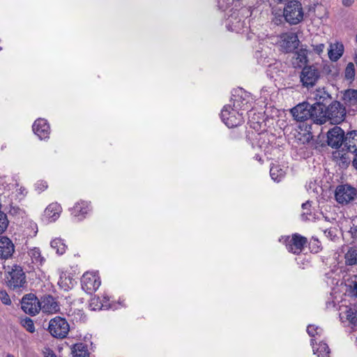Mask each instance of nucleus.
<instances>
[{"label":"nucleus","instance_id":"obj_1","mask_svg":"<svg viewBox=\"0 0 357 357\" xmlns=\"http://www.w3.org/2000/svg\"><path fill=\"white\" fill-rule=\"evenodd\" d=\"M319 125H322L327 121L333 125H337L342 123L347 116V109L345 106L338 100H333L324 109L320 108Z\"/></svg>","mask_w":357,"mask_h":357},{"label":"nucleus","instance_id":"obj_2","mask_svg":"<svg viewBox=\"0 0 357 357\" xmlns=\"http://www.w3.org/2000/svg\"><path fill=\"white\" fill-rule=\"evenodd\" d=\"M313 104L304 101L296 105L290 109V113L296 121L304 122L310 119L313 123L319 125V111Z\"/></svg>","mask_w":357,"mask_h":357},{"label":"nucleus","instance_id":"obj_3","mask_svg":"<svg viewBox=\"0 0 357 357\" xmlns=\"http://www.w3.org/2000/svg\"><path fill=\"white\" fill-rule=\"evenodd\" d=\"M284 22L290 26L297 25L304 19V10L298 0L288 1L283 8Z\"/></svg>","mask_w":357,"mask_h":357},{"label":"nucleus","instance_id":"obj_4","mask_svg":"<svg viewBox=\"0 0 357 357\" xmlns=\"http://www.w3.org/2000/svg\"><path fill=\"white\" fill-rule=\"evenodd\" d=\"M335 199L342 206L353 204L357 199V189L348 183L338 185L335 190Z\"/></svg>","mask_w":357,"mask_h":357},{"label":"nucleus","instance_id":"obj_5","mask_svg":"<svg viewBox=\"0 0 357 357\" xmlns=\"http://www.w3.org/2000/svg\"><path fill=\"white\" fill-rule=\"evenodd\" d=\"M220 118L228 128L237 127L244 122L243 112L232 107L231 104L224 106L221 110Z\"/></svg>","mask_w":357,"mask_h":357},{"label":"nucleus","instance_id":"obj_6","mask_svg":"<svg viewBox=\"0 0 357 357\" xmlns=\"http://www.w3.org/2000/svg\"><path fill=\"white\" fill-rule=\"evenodd\" d=\"M320 72L314 65L305 66L300 73V82L307 89L316 85L320 78Z\"/></svg>","mask_w":357,"mask_h":357},{"label":"nucleus","instance_id":"obj_7","mask_svg":"<svg viewBox=\"0 0 357 357\" xmlns=\"http://www.w3.org/2000/svg\"><path fill=\"white\" fill-rule=\"evenodd\" d=\"M70 326L64 318L56 317L49 322L48 331L56 338H64L68 334Z\"/></svg>","mask_w":357,"mask_h":357},{"label":"nucleus","instance_id":"obj_8","mask_svg":"<svg viewBox=\"0 0 357 357\" xmlns=\"http://www.w3.org/2000/svg\"><path fill=\"white\" fill-rule=\"evenodd\" d=\"M231 107L242 112L248 109L250 102V94L243 89H234L230 100Z\"/></svg>","mask_w":357,"mask_h":357},{"label":"nucleus","instance_id":"obj_9","mask_svg":"<svg viewBox=\"0 0 357 357\" xmlns=\"http://www.w3.org/2000/svg\"><path fill=\"white\" fill-rule=\"evenodd\" d=\"M344 131L339 126H334L327 132V144L333 149H339L345 141Z\"/></svg>","mask_w":357,"mask_h":357},{"label":"nucleus","instance_id":"obj_10","mask_svg":"<svg viewBox=\"0 0 357 357\" xmlns=\"http://www.w3.org/2000/svg\"><path fill=\"white\" fill-rule=\"evenodd\" d=\"M23 311L30 315H36L41 310V301L33 294H29L25 295L21 302Z\"/></svg>","mask_w":357,"mask_h":357},{"label":"nucleus","instance_id":"obj_11","mask_svg":"<svg viewBox=\"0 0 357 357\" xmlns=\"http://www.w3.org/2000/svg\"><path fill=\"white\" fill-rule=\"evenodd\" d=\"M100 285V278L96 273L86 272L82 278V287L88 294L96 291Z\"/></svg>","mask_w":357,"mask_h":357},{"label":"nucleus","instance_id":"obj_12","mask_svg":"<svg viewBox=\"0 0 357 357\" xmlns=\"http://www.w3.org/2000/svg\"><path fill=\"white\" fill-rule=\"evenodd\" d=\"M300 40L296 33H285L280 42L281 51L285 54L291 53L298 49Z\"/></svg>","mask_w":357,"mask_h":357},{"label":"nucleus","instance_id":"obj_13","mask_svg":"<svg viewBox=\"0 0 357 357\" xmlns=\"http://www.w3.org/2000/svg\"><path fill=\"white\" fill-rule=\"evenodd\" d=\"M342 100L344 103L345 107H348V112H352L354 115L357 112V89H348L342 92Z\"/></svg>","mask_w":357,"mask_h":357},{"label":"nucleus","instance_id":"obj_14","mask_svg":"<svg viewBox=\"0 0 357 357\" xmlns=\"http://www.w3.org/2000/svg\"><path fill=\"white\" fill-rule=\"evenodd\" d=\"M307 242V238L298 234H294L292 235L291 239H289V237L287 238L286 246L289 252L294 254H299L304 248Z\"/></svg>","mask_w":357,"mask_h":357},{"label":"nucleus","instance_id":"obj_15","mask_svg":"<svg viewBox=\"0 0 357 357\" xmlns=\"http://www.w3.org/2000/svg\"><path fill=\"white\" fill-rule=\"evenodd\" d=\"M314 99L315 102L313 103V105L317 109L323 108V109L334 100L325 88L317 89L314 93Z\"/></svg>","mask_w":357,"mask_h":357},{"label":"nucleus","instance_id":"obj_16","mask_svg":"<svg viewBox=\"0 0 357 357\" xmlns=\"http://www.w3.org/2000/svg\"><path fill=\"white\" fill-rule=\"evenodd\" d=\"M294 52V56L293 57L292 61L294 68H302L305 66H308V54L310 52L307 49V45H301V48Z\"/></svg>","mask_w":357,"mask_h":357},{"label":"nucleus","instance_id":"obj_17","mask_svg":"<svg viewBox=\"0 0 357 357\" xmlns=\"http://www.w3.org/2000/svg\"><path fill=\"white\" fill-rule=\"evenodd\" d=\"M32 128L33 132L39 137L40 139H46L49 138L50 128L47 120L44 119H38L33 123Z\"/></svg>","mask_w":357,"mask_h":357},{"label":"nucleus","instance_id":"obj_18","mask_svg":"<svg viewBox=\"0 0 357 357\" xmlns=\"http://www.w3.org/2000/svg\"><path fill=\"white\" fill-rule=\"evenodd\" d=\"M10 278L8 279V285L13 288H18L25 282V275L22 269L20 266H15V268L9 273Z\"/></svg>","mask_w":357,"mask_h":357},{"label":"nucleus","instance_id":"obj_19","mask_svg":"<svg viewBox=\"0 0 357 357\" xmlns=\"http://www.w3.org/2000/svg\"><path fill=\"white\" fill-rule=\"evenodd\" d=\"M58 303L52 296H45L41 300V310L45 313L54 314L59 311Z\"/></svg>","mask_w":357,"mask_h":357},{"label":"nucleus","instance_id":"obj_20","mask_svg":"<svg viewBox=\"0 0 357 357\" xmlns=\"http://www.w3.org/2000/svg\"><path fill=\"white\" fill-rule=\"evenodd\" d=\"M15 250L13 242L6 236H0V257L8 259L12 256Z\"/></svg>","mask_w":357,"mask_h":357},{"label":"nucleus","instance_id":"obj_21","mask_svg":"<svg viewBox=\"0 0 357 357\" xmlns=\"http://www.w3.org/2000/svg\"><path fill=\"white\" fill-rule=\"evenodd\" d=\"M61 208L57 203L50 204L44 211V218L47 222H54L59 218Z\"/></svg>","mask_w":357,"mask_h":357},{"label":"nucleus","instance_id":"obj_22","mask_svg":"<svg viewBox=\"0 0 357 357\" xmlns=\"http://www.w3.org/2000/svg\"><path fill=\"white\" fill-rule=\"evenodd\" d=\"M344 45L341 42H336L330 45L328 50V57L332 61H337L342 56L344 53Z\"/></svg>","mask_w":357,"mask_h":357},{"label":"nucleus","instance_id":"obj_23","mask_svg":"<svg viewBox=\"0 0 357 357\" xmlns=\"http://www.w3.org/2000/svg\"><path fill=\"white\" fill-rule=\"evenodd\" d=\"M89 211V204L86 202H81L76 204L72 209V214L77 218L78 220L84 218L85 215Z\"/></svg>","mask_w":357,"mask_h":357},{"label":"nucleus","instance_id":"obj_24","mask_svg":"<svg viewBox=\"0 0 357 357\" xmlns=\"http://www.w3.org/2000/svg\"><path fill=\"white\" fill-rule=\"evenodd\" d=\"M73 357H89V352L87 346L80 342L73 344L71 347Z\"/></svg>","mask_w":357,"mask_h":357},{"label":"nucleus","instance_id":"obj_25","mask_svg":"<svg viewBox=\"0 0 357 357\" xmlns=\"http://www.w3.org/2000/svg\"><path fill=\"white\" fill-rule=\"evenodd\" d=\"M345 264L347 266L357 265V246L348 248L344 255Z\"/></svg>","mask_w":357,"mask_h":357},{"label":"nucleus","instance_id":"obj_26","mask_svg":"<svg viewBox=\"0 0 357 357\" xmlns=\"http://www.w3.org/2000/svg\"><path fill=\"white\" fill-rule=\"evenodd\" d=\"M322 73L328 79H336L340 74L339 69L333 64H325L322 68Z\"/></svg>","mask_w":357,"mask_h":357},{"label":"nucleus","instance_id":"obj_27","mask_svg":"<svg viewBox=\"0 0 357 357\" xmlns=\"http://www.w3.org/2000/svg\"><path fill=\"white\" fill-rule=\"evenodd\" d=\"M346 293L352 298H357V277L347 280L346 283Z\"/></svg>","mask_w":357,"mask_h":357},{"label":"nucleus","instance_id":"obj_28","mask_svg":"<svg viewBox=\"0 0 357 357\" xmlns=\"http://www.w3.org/2000/svg\"><path fill=\"white\" fill-rule=\"evenodd\" d=\"M29 256L32 262L37 266L42 265L45 261V258L41 255L40 250L37 248H33L29 250Z\"/></svg>","mask_w":357,"mask_h":357},{"label":"nucleus","instance_id":"obj_29","mask_svg":"<svg viewBox=\"0 0 357 357\" xmlns=\"http://www.w3.org/2000/svg\"><path fill=\"white\" fill-rule=\"evenodd\" d=\"M344 147L350 153H352L354 149H357V136L351 135L350 132H347L345 136Z\"/></svg>","mask_w":357,"mask_h":357},{"label":"nucleus","instance_id":"obj_30","mask_svg":"<svg viewBox=\"0 0 357 357\" xmlns=\"http://www.w3.org/2000/svg\"><path fill=\"white\" fill-rule=\"evenodd\" d=\"M51 247L56 250L59 255H63L66 250V245L63 240L59 238H56L51 241Z\"/></svg>","mask_w":357,"mask_h":357},{"label":"nucleus","instance_id":"obj_31","mask_svg":"<svg viewBox=\"0 0 357 357\" xmlns=\"http://www.w3.org/2000/svg\"><path fill=\"white\" fill-rule=\"evenodd\" d=\"M270 175L271 178L276 182H280L285 175L284 171L278 165L271 167L270 169Z\"/></svg>","mask_w":357,"mask_h":357},{"label":"nucleus","instance_id":"obj_32","mask_svg":"<svg viewBox=\"0 0 357 357\" xmlns=\"http://www.w3.org/2000/svg\"><path fill=\"white\" fill-rule=\"evenodd\" d=\"M314 353L317 354L318 357H330V349L327 344L324 342H320L316 351L314 350Z\"/></svg>","mask_w":357,"mask_h":357},{"label":"nucleus","instance_id":"obj_33","mask_svg":"<svg viewBox=\"0 0 357 357\" xmlns=\"http://www.w3.org/2000/svg\"><path fill=\"white\" fill-rule=\"evenodd\" d=\"M344 77L347 80L353 82L355 79V67L352 62H349L344 70Z\"/></svg>","mask_w":357,"mask_h":357},{"label":"nucleus","instance_id":"obj_34","mask_svg":"<svg viewBox=\"0 0 357 357\" xmlns=\"http://www.w3.org/2000/svg\"><path fill=\"white\" fill-rule=\"evenodd\" d=\"M345 314L347 320L353 325L357 326V311L351 307L347 308Z\"/></svg>","mask_w":357,"mask_h":357},{"label":"nucleus","instance_id":"obj_35","mask_svg":"<svg viewBox=\"0 0 357 357\" xmlns=\"http://www.w3.org/2000/svg\"><path fill=\"white\" fill-rule=\"evenodd\" d=\"M9 221L7 215L0 210V234L7 229Z\"/></svg>","mask_w":357,"mask_h":357},{"label":"nucleus","instance_id":"obj_36","mask_svg":"<svg viewBox=\"0 0 357 357\" xmlns=\"http://www.w3.org/2000/svg\"><path fill=\"white\" fill-rule=\"evenodd\" d=\"M58 284L64 290H68L70 287L72 280L70 278L67 279L66 275H64L60 277Z\"/></svg>","mask_w":357,"mask_h":357},{"label":"nucleus","instance_id":"obj_37","mask_svg":"<svg viewBox=\"0 0 357 357\" xmlns=\"http://www.w3.org/2000/svg\"><path fill=\"white\" fill-rule=\"evenodd\" d=\"M22 324L26 330L30 333H33L35 331V326L33 321L29 319L26 318L22 320Z\"/></svg>","mask_w":357,"mask_h":357},{"label":"nucleus","instance_id":"obj_38","mask_svg":"<svg viewBox=\"0 0 357 357\" xmlns=\"http://www.w3.org/2000/svg\"><path fill=\"white\" fill-rule=\"evenodd\" d=\"M352 243H357V225L352 224L349 230Z\"/></svg>","mask_w":357,"mask_h":357},{"label":"nucleus","instance_id":"obj_39","mask_svg":"<svg viewBox=\"0 0 357 357\" xmlns=\"http://www.w3.org/2000/svg\"><path fill=\"white\" fill-rule=\"evenodd\" d=\"M340 165L342 167H347L350 163V158L347 153H343L340 156Z\"/></svg>","mask_w":357,"mask_h":357},{"label":"nucleus","instance_id":"obj_40","mask_svg":"<svg viewBox=\"0 0 357 357\" xmlns=\"http://www.w3.org/2000/svg\"><path fill=\"white\" fill-rule=\"evenodd\" d=\"M0 299L3 304L10 305L11 303L10 297L6 291H0Z\"/></svg>","mask_w":357,"mask_h":357},{"label":"nucleus","instance_id":"obj_41","mask_svg":"<svg viewBox=\"0 0 357 357\" xmlns=\"http://www.w3.org/2000/svg\"><path fill=\"white\" fill-rule=\"evenodd\" d=\"M312 46L313 47V51L314 52V53L319 55H320L324 52V50L325 48V45L324 43L312 45Z\"/></svg>","mask_w":357,"mask_h":357},{"label":"nucleus","instance_id":"obj_42","mask_svg":"<svg viewBox=\"0 0 357 357\" xmlns=\"http://www.w3.org/2000/svg\"><path fill=\"white\" fill-rule=\"evenodd\" d=\"M318 327L314 325H309L307 328V333L311 337H314L317 334V330Z\"/></svg>","mask_w":357,"mask_h":357},{"label":"nucleus","instance_id":"obj_43","mask_svg":"<svg viewBox=\"0 0 357 357\" xmlns=\"http://www.w3.org/2000/svg\"><path fill=\"white\" fill-rule=\"evenodd\" d=\"M273 22L276 25H280L283 23H284V13H282V15H279L278 16H275V17L273 19Z\"/></svg>","mask_w":357,"mask_h":357},{"label":"nucleus","instance_id":"obj_44","mask_svg":"<svg viewBox=\"0 0 357 357\" xmlns=\"http://www.w3.org/2000/svg\"><path fill=\"white\" fill-rule=\"evenodd\" d=\"M310 245H312V249L315 252H319V248L321 245V243L317 238H312V241L310 242Z\"/></svg>","mask_w":357,"mask_h":357},{"label":"nucleus","instance_id":"obj_45","mask_svg":"<svg viewBox=\"0 0 357 357\" xmlns=\"http://www.w3.org/2000/svg\"><path fill=\"white\" fill-rule=\"evenodd\" d=\"M47 188V183L45 181H38L36 183V188L38 192H42Z\"/></svg>","mask_w":357,"mask_h":357},{"label":"nucleus","instance_id":"obj_46","mask_svg":"<svg viewBox=\"0 0 357 357\" xmlns=\"http://www.w3.org/2000/svg\"><path fill=\"white\" fill-rule=\"evenodd\" d=\"M102 303L98 307L100 309H108L110 307V304L109 303V298L107 296H104L102 298Z\"/></svg>","mask_w":357,"mask_h":357},{"label":"nucleus","instance_id":"obj_47","mask_svg":"<svg viewBox=\"0 0 357 357\" xmlns=\"http://www.w3.org/2000/svg\"><path fill=\"white\" fill-rule=\"evenodd\" d=\"M311 206L312 202L308 200L306 202L303 203L301 207L303 210H306L307 211L310 212Z\"/></svg>","mask_w":357,"mask_h":357},{"label":"nucleus","instance_id":"obj_48","mask_svg":"<svg viewBox=\"0 0 357 357\" xmlns=\"http://www.w3.org/2000/svg\"><path fill=\"white\" fill-rule=\"evenodd\" d=\"M45 357H56L55 354L50 349H46L44 351Z\"/></svg>","mask_w":357,"mask_h":357},{"label":"nucleus","instance_id":"obj_49","mask_svg":"<svg viewBox=\"0 0 357 357\" xmlns=\"http://www.w3.org/2000/svg\"><path fill=\"white\" fill-rule=\"evenodd\" d=\"M352 153H354L355 155V157L353 160V165L357 169V148L354 149V151H352Z\"/></svg>","mask_w":357,"mask_h":357},{"label":"nucleus","instance_id":"obj_50","mask_svg":"<svg viewBox=\"0 0 357 357\" xmlns=\"http://www.w3.org/2000/svg\"><path fill=\"white\" fill-rule=\"evenodd\" d=\"M311 215V211L308 212V211H306V212H304L301 214V218L303 220H309L308 218V215Z\"/></svg>","mask_w":357,"mask_h":357},{"label":"nucleus","instance_id":"obj_51","mask_svg":"<svg viewBox=\"0 0 357 357\" xmlns=\"http://www.w3.org/2000/svg\"><path fill=\"white\" fill-rule=\"evenodd\" d=\"M354 2V0H342V4L347 7L351 6Z\"/></svg>","mask_w":357,"mask_h":357},{"label":"nucleus","instance_id":"obj_52","mask_svg":"<svg viewBox=\"0 0 357 357\" xmlns=\"http://www.w3.org/2000/svg\"><path fill=\"white\" fill-rule=\"evenodd\" d=\"M314 339H311V344H314Z\"/></svg>","mask_w":357,"mask_h":357},{"label":"nucleus","instance_id":"obj_53","mask_svg":"<svg viewBox=\"0 0 357 357\" xmlns=\"http://www.w3.org/2000/svg\"><path fill=\"white\" fill-rule=\"evenodd\" d=\"M256 159H259V160H261V158L258 157V155L256 156Z\"/></svg>","mask_w":357,"mask_h":357},{"label":"nucleus","instance_id":"obj_54","mask_svg":"<svg viewBox=\"0 0 357 357\" xmlns=\"http://www.w3.org/2000/svg\"><path fill=\"white\" fill-rule=\"evenodd\" d=\"M256 159H259V160H261V158L258 157V155L256 156Z\"/></svg>","mask_w":357,"mask_h":357},{"label":"nucleus","instance_id":"obj_55","mask_svg":"<svg viewBox=\"0 0 357 357\" xmlns=\"http://www.w3.org/2000/svg\"><path fill=\"white\" fill-rule=\"evenodd\" d=\"M256 159H259V160H261V158L258 157V155L256 156Z\"/></svg>","mask_w":357,"mask_h":357},{"label":"nucleus","instance_id":"obj_56","mask_svg":"<svg viewBox=\"0 0 357 357\" xmlns=\"http://www.w3.org/2000/svg\"><path fill=\"white\" fill-rule=\"evenodd\" d=\"M8 357H14L13 355H8Z\"/></svg>","mask_w":357,"mask_h":357},{"label":"nucleus","instance_id":"obj_57","mask_svg":"<svg viewBox=\"0 0 357 357\" xmlns=\"http://www.w3.org/2000/svg\"><path fill=\"white\" fill-rule=\"evenodd\" d=\"M1 50V47H0V50Z\"/></svg>","mask_w":357,"mask_h":357}]
</instances>
